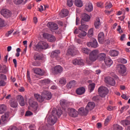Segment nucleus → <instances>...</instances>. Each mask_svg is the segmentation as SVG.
Instances as JSON below:
<instances>
[{"label": "nucleus", "instance_id": "f257e3e1", "mask_svg": "<svg viewBox=\"0 0 130 130\" xmlns=\"http://www.w3.org/2000/svg\"><path fill=\"white\" fill-rule=\"evenodd\" d=\"M61 114H62V111L61 110H53L52 112V114L49 115L47 118L48 124H49V125L55 124L56 121H57V117H59Z\"/></svg>", "mask_w": 130, "mask_h": 130}, {"label": "nucleus", "instance_id": "f03ea898", "mask_svg": "<svg viewBox=\"0 0 130 130\" xmlns=\"http://www.w3.org/2000/svg\"><path fill=\"white\" fill-rule=\"evenodd\" d=\"M100 53L99 50L94 49L91 51L89 55V59L90 61H96L98 59V54Z\"/></svg>", "mask_w": 130, "mask_h": 130}, {"label": "nucleus", "instance_id": "7ed1b4c3", "mask_svg": "<svg viewBox=\"0 0 130 130\" xmlns=\"http://www.w3.org/2000/svg\"><path fill=\"white\" fill-rule=\"evenodd\" d=\"M98 92L101 97L104 98L108 94V89L104 86H101L98 89Z\"/></svg>", "mask_w": 130, "mask_h": 130}, {"label": "nucleus", "instance_id": "20e7f679", "mask_svg": "<svg viewBox=\"0 0 130 130\" xmlns=\"http://www.w3.org/2000/svg\"><path fill=\"white\" fill-rule=\"evenodd\" d=\"M36 47L38 49H47V48L49 47V46L46 42L41 41L38 44V45H36Z\"/></svg>", "mask_w": 130, "mask_h": 130}, {"label": "nucleus", "instance_id": "39448f33", "mask_svg": "<svg viewBox=\"0 0 130 130\" xmlns=\"http://www.w3.org/2000/svg\"><path fill=\"white\" fill-rule=\"evenodd\" d=\"M42 96L43 98V101H44V100H50L52 97V94H51V92L44 90L42 92Z\"/></svg>", "mask_w": 130, "mask_h": 130}, {"label": "nucleus", "instance_id": "423d86ee", "mask_svg": "<svg viewBox=\"0 0 130 130\" xmlns=\"http://www.w3.org/2000/svg\"><path fill=\"white\" fill-rule=\"evenodd\" d=\"M30 106L32 107L33 111L36 113L38 111V103L37 102L34 101L32 100H29Z\"/></svg>", "mask_w": 130, "mask_h": 130}, {"label": "nucleus", "instance_id": "0eeeda50", "mask_svg": "<svg viewBox=\"0 0 130 130\" xmlns=\"http://www.w3.org/2000/svg\"><path fill=\"white\" fill-rule=\"evenodd\" d=\"M116 69L117 71H118L119 73L121 74V75H123V74L126 72L125 66L122 64H118L116 66Z\"/></svg>", "mask_w": 130, "mask_h": 130}, {"label": "nucleus", "instance_id": "6e6552de", "mask_svg": "<svg viewBox=\"0 0 130 130\" xmlns=\"http://www.w3.org/2000/svg\"><path fill=\"white\" fill-rule=\"evenodd\" d=\"M77 53H78V50L74 46H71L68 49L67 54H70V55H76Z\"/></svg>", "mask_w": 130, "mask_h": 130}, {"label": "nucleus", "instance_id": "1a4fd4ad", "mask_svg": "<svg viewBox=\"0 0 130 130\" xmlns=\"http://www.w3.org/2000/svg\"><path fill=\"white\" fill-rule=\"evenodd\" d=\"M1 14L5 18H10V16H12V12L7 9H2L1 11Z\"/></svg>", "mask_w": 130, "mask_h": 130}, {"label": "nucleus", "instance_id": "9d476101", "mask_svg": "<svg viewBox=\"0 0 130 130\" xmlns=\"http://www.w3.org/2000/svg\"><path fill=\"white\" fill-rule=\"evenodd\" d=\"M87 45L88 47H92L93 48H97L98 47V42L95 39H92V41L87 43Z\"/></svg>", "mask_w": 130, "mask_h": 130}, {"label": "nucleus", "instance_id": "9b49d317", "mask_svg": "<svg viewBox=\"0 0 130 130\" xmlns=\"http://www.w3.org/2000/svg\"><path fill=\"white\" fill-rule=\"evenodd\" d=\"M62 72V67L60 66H55L52 69V73L54 75H57V74H60Z\"/></svg>", "mask_w": 130, "mask_h": 130}, {"label": "nucleus", "instance_id": "f8f14e48", "mask_svg": "<svg viewBox=\"0 0 130 130\" xmlns=\"http://www.w3.org/2000/svg\"><path fill=\"white\" fill-rule=\"evenodd\" d=\"M47 27L51 29L52 32H54L55 30H57V29H58V26H57V24L52 22H50L47 24Z\"/></svg>", "mask_w": 130, "mask_h": 130}, {"label": "nucleus", "instance_id": "ddd939ff", "mask_svg": "<svg viewBox=\"0 0 130 130\" xmlns=\"http://www.w3.org/2000/svg\"><path fill=\"white\" fill-rule=\"evenodd\" d=\"M105 82L108 85L111 86H115V80L113 78H110V77H107L105 78Z\"/></svg>", "mask_w": 130, "mask_h": 130}, {"label": "nucleus", "instance_id": "4468645a", "mask_svg": "<svg viewBox=\"0 0 130 130\" xmlns=\"http://www.w3.org/2000/svg\"><path fill=\"white\" fill-rule=\"evenodd\" d=\"M68 113L71 117H76L77 115V110L74 108H68Z\"/></svg>", "mask_w": 130, "mask_h": 130}, {"label": "nucleus", "instance_id": "2eb2a0df", "mask_svg": "<svg viewBox=\"0 0 130 130\" xmlns=\"http://www.w3.org/2000/svg\"><path fill=\"white\" fill-rule=\"evenodd\" d=\"M1 120L3 122H5V123L8 122L10 120V114L8 112L5 113L1 116Z\"/></svg>", "mask_w": 130, "mask_h": 130}, {"label": "nucleus", "instance_id": "dca6fc26", "mask_svg": "<svg viewBox=\"0 0 130 130\" xmlns=\"http://www.w3.org/2000/svg\"><path fill=\"white\" fill-rule=\"evenodd\" d=\"M16 100L21 106H24V105H25V101L24 100V97H23V96H22L21 95H18L16 96Z\"/></svg>", "mask_w": 130, "mask_h": 130}, {"label": "nucleus", "instance_id": "f3484780", "mask_svg": "<svg viewBox=\"0 0 130 130\" xmlns=\"http://www.w3.org/2000/svg\"><path fill=\"white\" fill-rule=\"evenodd\" d=\"M34 71L35 74L39 75L40 76H43L44 75V71L40 68H34Z\"/></svg>", "mask_w": 130, "mask_h": 130}, {"label": "nucleus", "instance_id": "a211bd4d", "mask_svg": "<svg viewBox=\"0 0 130 130\" xmlns=\"http://www.w3.org/2000/svg\"><path fill=\"white\" fill-rule=\"evenodd\" d=\"M60 54V51L58 50H55L52 51L51 53V56L52 57H55L57 60H59V59H57L58 57V55Z\"/></svg>", "mask_w": 130, "mask_h": 130}, {"label": "nucleus", "instance_id": "6ab92c4d", "mask_svg": "<svg viewBox=\"0 0 130 130\" xmlns=\"http://www.w3.org/2000/svg\"><path fill=\"white\" fill-rule=\"evenodd\" d=\"M73 63L75 66L77 64L83 66V64H84V60L82 59H75L73 61Z\"/></svg>", "mask_w": 130, "mask_h": 130}, {"label": "nucleus", "instance_id": "aec40b11", "mask_svg": "<svg viewBox=\"0 0 130 130\" xmlns=\"http://www.w3.org/2000/svg\"><path fill=\"white\" fill-rule=\"evenodd\" d=\"M105 63L107 68H110L113 63V61L110 58H107L105 59Z\"/></svg>", "mask_w": 130, "mask_h": 130}, {"label": "nucleus", "instance_id": "412c9836", "mask_svg": "<svg viewBox=\"0 0 130 130\" xmlns=\"http://www.w3.org/2000/svg\"><path fill=\"white\" fill-rule=\"evenodd\" d=\"M78 112L82 115H87L89 112L86 108L85 109L84 108H80L78 110Z\"/></svg>", "mask_w": 130, "mask_h": 130}, {"label": "nucleus", "instance_id": "4be33fe9", "mask_svg": "<svg viewBox=\"0 0 130 130\" xmlns=\"http://www.w3.org/2000/svg\"><path fill=\"white\" fill-rule=\"evenodd\" d=\"M105 37L104 36V33L103 32H101L98 35V40L100 43H103L104 42V39Z\"/></svg>", "mask_w": 130, "mask_h": 130}, {"label": "nucleus", "instance_id": "5701e85b", "mask_svg": "<svg viewBox=\"0 0 130 130\" xmlns=\"http://www.w3.org/2000/svg\"><path fill=\"white\" fill-rule=\"evenodd\" d=\"M69 15V11L67 9H63L61 11V12L59 13V16L61 18H64Z\"/></svg>", "mask_w": 130, "mask_h": 130}, {"label": "nucleus", "instance_id": "b1692460", "mask_svg": "<svg viewBox=\"0 0 130 130\" xmlns=\"http://www.w3.org/2000/svg\"><path fill=\"white\" fill-rule=\"evenodd\" d=\"M95 29H99L101 26V22H100V18L97 17L94 23Z\"/></svg>", "mask_w": 130, "mask_h": 130}, {"label": "nucleus", "instance_id": "393cba45", "mask_svg": "<svg viewBox=\"0 0 130 130\" xmlns=\"http://www.w3.org/2000/svg\"><path fill=\"white\" fill-rule=\"evenodd\" d=\"M90 19L91 17H90V16L86 13H84L82 15V21H84L85 22H89Z\"/></svg>", "mask_w": 130, "mask_h": 130}, {"label": "nucleus", "instance_id": "a878e982", "mask_svg": "<svg viewBox=\"0 0 130 130\" xmlns=\"http://www.w3.org/2000/svg\"><path fill=\"white\" fill-rule=\"evenodd\" d=\"M94 107H95V103L90 102L87 104L86 108L87 109L88 111H89V110H92Z\"/></svg>", "mask_w": 130, "mask_h": 130}, {"label": "nucleus", "instance_id": "bb28decb", "mask_svg": "<svg viewBox=\"0 0 130 130\" xmlns=\"http://www.w3.org/2000/svg\"><path fill=\"white\" fill-rule=\"evenodd\" d=\"M85 10L87 12H92V11H93V5H92V3H87L85 6Z\"/></svg>", "mask_w": 130, "mask_h": 130}, {"label": "nucleus", "instance_id": "cd10ccee", "mask_svg": "<svg viewBox=\"0 0 130 130\" xmlns=\"http://www.w3.org/2000/svg\"><path fill=\"white\" fill-rule=\"evenodd\" d=\"M74 5L78 8H82L84 6L82 0H75Z\"/></svg>", "mask_w": 130, "mask_h": 130}, {"label": "nucleus", "instance_id": "c85d7f7f", "mask_svg": "<svg viewBox=\"0 0 130 130\" xmlns=\"http://www.w3.org/2000/svg\"><path fill=\"white\" fill-rule=\"evenodd\" d=\"M34 97L39 102H43V98L42 97V93L41 94V95L38 93H35L34 94Z\"/></svg>", "mask_w": 130, "mask_h": 130}, {"label": "nucleus", "instance_id": "c756f323", "mask_svg": "<svg viewBox=\"0 0 130 130\" xmlns=\"http://www.w3.org/2000/svg\"><path fill=\"white\" fill-rule=\"evenodd\" d=\"M106 58V54L104 53H99L98 55V59L99 60H104Z\"/></svg>", "mask_w": 130, "mask_h": 130}, {"label": "nucleus", "instance_id": "7c9ffc66", "mask_svg": "<svg viewBox=\"0 0 130 130\" xmlns=\"http://www.w3.org/2000/svg\"><path fill=\"white\" fill-rule=\"evenodd\" d=\"M8 71H9V70L8 69V67H7L6 65H3V66H2V65L0 64L1 73H3L4 74H6V73H8Z\"/></svg>", "mask_w": 130, "mask_h": 130}, {"label": "nucleus", "instance_id": "2f4dec72", "mask_svg": "<svg viewBox=\"0 0 130 130\" xmlns=\"http://www.w3.org/2000/svg\"><path fill=\"white\" fill-rule=\"evenodd\" d=\"M85 88L80 87L76 90V94L78 95H83L85 93Z\"/></svg>", "mask_w": 130, "mask_h": 130}, {"label": "nucleus", "instance_id": "473e14b6", "mask_svg": "<svg viewBox=\"0 0 130 130\" xmlns=\"http://www.w3.org/2000/svg\"><path fill=\"white\" fill-rule=\"evenodd\" d=\"M75 86H76V81L75 80L71 81L67 84V87L68 89H71Z\"/></svg>", "mask_w": 130, "mask_h": 130}, {"label": "nucleus", "instance_id": "72a5a7b5", "mask_svg": "<svg viewBox=\"0 0 130 130\" xmlns=\"http://www.w3.org/2000/svg\"><path fill=\"white\" fill-rule=\"evenodd\" d=\"M119 52L115 50H111L109 52V54L111 56H117Z\"/></svg>", "mask_w": 130, "mask_h": 130}, {"label": "nucleus", "instance_id": "f704fd0d", "mask_svg": "<svg viewBox=\"0 0 130 130\" xmlns=\"http://www.w3.org/2000/svg\"><path fill=\"white\" fill-rule=\"evenodd\" d=\"M88 28H89L88 25L82 24L79 26V30L80 31H87Z\"/></svg>", "mask_w": 130, "mask_h": 130}, {"label": "nucleus", "instance_id": "c9c22d12", "mask_svg": "<svg viewBox=\"0 0 130 130\" xmlns=\"http://www.w3.org/2000/svg\"><path fill=\"white\" fill-rule=\"evenodd\" d=\"M7 110V106L5 105H0V114H3Z\"/></svg>", "mask_w": 130, "mask_h": 130}, {"label": "nucleus", "instance_id": "e433bc0d", "mask_svg": "<svg viewBox=\"0 0 130 130\" xmlns=\"http://www.w3.org/2000/svg\"><path fill=\"white\" fill-rule=\"evenodd\" d=\"M87 35V32L85 31H81L79 32L78 37L81 39H84V37H85Z\"/></svg>", "mask_w": 130, "mask_h": 130}, {"label": "nucleus", "instance_id": "4c0bfd02", "mask_svg": "<svg viewBox=\"0 0 130 130\" xmlns=\"http://www.w3.org/2000/svg\"><path fill=\"white\" fill-rule=\"evenodd\" d=\"M112 118V116L111 115H109L106 119L105 120L104 124L106 126L107 125H108V123H109V122L110 120H111V119Z\"/></svg>", "mask_w": 130, "mask_h": 130}, {"label": "nucleus", "instance_id": "58836bf2", "mask_svg": "<svg viewBox=\"0 0 130 130\" xmlns=\"http://www.w3.org/2000/svg\"><path fill=\"white\" fill-rule=\"evenodd\" d=\"M112 129H113V130H122V127H121V126H120L117 124H114L112 126Z\"/></svg>", "mask_w": 130, "mask_h": 130}, {"label": "nucleus", "instance_id": "ea45409f", "mask_svg": "<svg viewBox=\"0 0 130 130\" xmlns=\"http://www.w3.org/2000/svg\"><path fill=\"white\" fill-rule=\"evenodd\" d=\"M41 83H42V85H49L51 83V81L50 80L47 79H44L43 80H41Z\"/></svg>", "mask_w": 130, "mask_h": 130}, {"label": "nucleus", "instance_id": "a19ab883", "mask_svg": "<svg viewBox=\"0 0 130 130\" xmlns=\"http://www.w3.org/2000/svg\"><path fill=\"white\" fill-rule=\"evenodd\" d=\"M121 124L123 126H126L130 124V121L128 120H123L121 121Z\"/></svg>", "mask_w": 130, "mask_h": 130}, {"label": "nucleus", "instance_id": "79ce46f5", "mask_svg": "<svg viewBox=\"0 0 130 130\" xmlns=\"http://www.w3.org/2000/svg\"><path fill=\"white\" fill-rule=\"evenodd\" d=\"M93 34H94V29L93 28H91L90 29H89L87 33L88 37H89V38L91 37H92Z\"/></svg>", "mask_w": 130, "mask_h": 130}, {"label": "nucleus", "instance_id": "37998d69", "mask_svg": "<svg viewBox=\"0 0 130 130\" xmlns=\"http://www.w3.org/2000/svg\"><path fill=\"white\" fill-rule=\"evenodd\" d=\"M81 51L82 53H85V54H89L90 53V50L87 48H82Z\"/></svg>", "mask_w": 130, "mask_h": 130}, {"label": "nucleus", "instance_id": "c03bdc74", "mask_svg": "<svg viewBox=\"0 0 130 130\" xmlns=\"http://www.w3.org/2000/svg\"><path fill=\"white\" fill-rule=\"evenodd\" d=\"M68 104V102L66 100H61L60 101V105L61 107H66V106Z\"/></svg>", "mask_w": 130, "mask_h": 130}, {"label": "nucleus", "instance_id": "a18cd8bd", "mask_svg": "<svg viewBox=\"0 0 130 130\" xmlns=\"http://www.w3.org/2000/svg\"><path fill=\"white\" fill-rule=\"evenodd\" d=\"M88 89L90 92H92V91H94V89H95V83H93L90 84L88 85Z\"/></svg>", "mask_w": 130, "mask_h": 130}, {"label": "nucleus", "instance_id": "49530a36", "mask_svg": "<svg viewBox=\"0 0 130 130\" xmlns=\"http://www.w3.org/2000/svg\"><path fill=\"white\" fill-rule=\"evenodd\" d=\"M56 40L55 39V37L53 36L52 35H50L49 38H48V41L49 42H54Z\"/></svg>", "mask_w": 130, "mask_h": 130}, {"label": "nucleus", "instance_id": "de8ad7c7", "mask_svg": "<svg viewBox=\"0 0 130 130\" xmlns=\"http://www.w3.org/2000/svg\"><path fill=\"white\" fill-rule=\"evenodd\" d=\"M129 106H124L123 107H122L120 110L121 113H122L124 112V111H126V110H127L129 108Z\"/></svg>", "mask_w": 130, "mask_h": 130}, {"label": "nucleus", "instance_id": "09e8293b", "mask_svg": "<svg viewBox=\"0 0 130 130\" xmlns=\"http://www.w3.org/2000/svg\"><path fill=\"white\" fill-rule=\"evenodd\" d=\"M59 83L61 84V85H66V84H67V80H66V78H60L59 80Z\"/></svg>", "mask_w": 130, "mask_h": 130}, {"label": "nucleus", "instance_id": "8fccbe9b", "mask_svg": "<svg viewBox=\"0 0 130 130\" xmlns=\"http://www.w3.org/2000/svg\"><path fill=\"white\" fill-rule=\"evenodd\" d=\"M111 8H112V4L110 2H106L105 9H111Z\"/></svg>", "mask_w": 130, "mask_h": 130}, {"label": "nucleus", "instance_id": "3c124183", "mask_svg": "<svg viewBox=\"0 0 130 130\" xmlns=\"http://www.w3.org/2000/svg\"><path fill=\"white\" fill-rule=\"evenodd\" d=\"M74 0H67V6L71 8L73 7Z\"/></svg>", "mask_w": 130, "mask_h": 130}, {"label": "nucleus", "instance_id": "603ef678", "mask_svg": "<svg viewBox=\"0 0 130 130\" xmlns=\"http://www.w3.org/2000/svg\"><path fill=\"white\" fill-rule=\"evenodd\" d=\"M10 106L13 107V108H16L18 106V103L16 102H12L10 104Z\"/></svg>", "mask_w": 130, "mask_h": 130}, {"label": "nucleus", "instance_id": "864d4df0", "mask_svg": "<svg viewBox=\"0 0 130 130\" xmlns=\"http://www.w3.org/2000/svg\"><path fill=\"white\" fill-rule=\"evenodd\" d=\"M6 26V24L5 23V20L0 18V27Z\"/></svg>", "mask_w": 130, "mask_h": 130}, {"label": "nucleus", "instance_id": "5fc2aeb1", "mask_svg": "<svg viewBox=\"0 0 130 130\" xmlns=\"http://www.w3.org/2000/svg\"><path fill=\"white\" fill-rule=\"evenodd\" d=\"M6 84H7V82H5V81L0 80V87H4V86H6Z\"/></svg>", "mask_w": 130, "mask_h": 130}, {"label": "nucleus", "instance_id": "6e6d98bb", "mask_svg": "<svg viewBox=\"0 0 130 130\" xmlns=\"http://www.w3.org/2000/svg\"><path fill=\"white\" fill-rule=\"evenodd\" d=\"M43 36L44 38H45L46 39H47L48 40V38H49L50 35L47 34V33H45L43 35Z\"/></svg>", "mask_w": 130, "mask_h": 130}, {"label": "nucleus", "instance_id": "4d7b16f0", "mask_svg": "<svg viewBox=\"0 0 130 130\" xmlns=\"http://www.w3.org/2000/svg\"><path fill=\"white\" fill-rule=\"evenodd\" d=\"M0 80H7V76L4 74H0Z\"/></svg>", "mask_w": 130, "mask_h": 130}, {"label": "nucleus", "instance_id": "13d9d810", "mask_svg": "<svg viewBox=\"0 0 130 130\" xmlns=\"http://www.w3.org/2000/svg\"><path fill=\"white\" fill-rule=\"evenodd\" d=\"M8 130H19L15 126H11Z\"/></svg>", "mask_w": 130, "mask_h": 130}, {"label": "nucleus", "instance_id": "bf43d9fd", "mask_svg": "<svg viewBox=\"0 0 130 130\" xmlns=\"http://www.w3.org/2000/svg\"><path fill=\"white\" fill-rule=\"evenodd\" d=\"M107 109L109 111H112V110H114V109H115V107L110 106L107 108Z\"/></svg>", "mask_w": 130, "mask_h": 130}, {"label": "nucleus", "instance_id": "052dcab7", "mask_svg": "<svg viewBox=\"0 0 130 130\" xmlns=\"http://www.w3.org/2000/svg\"><path fill=\"white\" fill-rule=\"evenodd\" d=\"M30 115H33V113L30 111H28L25 113V116H30Z\"/></svg>", "mask_w": 130, "mask_h": 130}, {"label": "nucleus", "instance_id": "680f3d73", "mask_svg": "<svg viewBox=\"0 0 130 130\" xmlns=\"http://www.w3.org/2000/svg\"><path fill=\"white\" fill-rule=\"evenodd\" d=\"M15 5H21V0H13Z\"/></svg>", "mask_w": 130, "mask_h": 130}, {"label": "nucleus", "instance_id": "e2e57ef3", "mask_svg": "<svg viewBox=\"0 0 130 130\" xmlns=\"http://www.w3.org/2000/svg\"><path fill=\"white\" fill-rule=\"evenodd\" d=\"M97 7H98V8H103V3L98 2L97 3Z\"/></svg>", "mask_w": 130, "mask_h": 130}, {"label": "nucleus", "instance_id": "0e129e2a", "mask_svg": "<svg viewBox=\"0 0 130 130\" xmlns=\"http://www.w3.org/2000/svg\"><path fill=\"white\" fill-rule=\"evenodd\" d=\"M28 0H20V5H26Z\"/></svg>", "mask_w": 130, "mask_h": 130}, {"label": "nucleus", "instance_id": "69168bd1", "mask_svg": "<svg viewBox=\"0 0 130 130\" xmlns=\"http://www.w3.org/2000/svg\"><path fill=\"white\" fill-rule=\"evenodd\" d=\"M13 32V30H12L10 31H9L6 34V37H9Z\"/></svg>", "mask_w": 130, "mask_h": 130}, {"label": "nucleus", "instance_id": "338daca9", "mask_svg": "<svg viewBox=\"0 0 130 130\" xmlns=\"http://www.w3.org/2000/svg\"><path fill=\"white\" fill-rule=\"evenodd\" d=\"M92 99L94 101H98L99 100V95L93 96Z\"/></svg>", "mask_w": 130, "mask_h": 130}, {"label": "nucleus", "instance_id": "774afa93", "mask_svg": "<svg viewBox=\"0 0 130 130\" xmlns=\"http://www.w3.org/2000/svg\"><path fill=\"white\" fill-rule=\"evenodd\" d=\"M121 63H126V62H127V60H126V59H124V58H122L121 59V60H120Z\"/></svg>", "mask_w": 130, "mask_h": 130}]
</instances>
